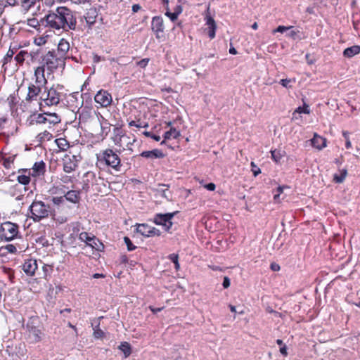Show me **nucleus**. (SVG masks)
<instances>
[{
  "label": "nucleus",
  "instance_id": "obj_1",
  "mask_svg": "<svg viewBox=\"0 0 360 360\" xmlns=\"http://www.w3.org/2000/svg\"><path fill=\"white\" fill-rule=\"evenodd\" d=\"M46 22V25L55 30H75L77 20L72 12L66 7H58L55 11H50L41 21Z\"/></svg>",
  "mask_w": 360,
  "mask_h": 360
},
{
  "label": "nucleus",
  "instance_id": "obj_2",
  "mask_svg": "<svg viewBox=\"0 0 360 360\" xmlns=\"http://www.w3.org/2000/svg\"><path fill=\"white\" fill-rule=\"evenodd\" d=\"M41 63L49 74L53 72L58 68L64 65V58L57 56L55 51H48L42 56Z\"/></svg>",
  "mask_w": 360,
  "mask_h": 360
},
{
  "label": "nucleus",
  "instance_id": "obj_3",
  "mask_svg": "<svg viewBox=\"0 0 360 360\" xmlns=\"http://www.w3.org/2000/svg\"><path fill=\"white\" fill-rule=\"evenodd\" d=\"M31 218L36 222L49 217L51 210L49 205L40 200H34L30 206Z\"/></svg>",
  "mask_w": 360,
  "mask_h": 360
},
{
  "label": "nucleus",
  "instance_id": "obj_4",
  "mask_svg": "<svg viewBox=\"0 0 360 360\" xmlns=\"http://www.w3.org/2000/svg\"><path fill=\"white\" fill-rule=\"evenodd\" d=\"M100 160H103L106 165L111 167L116 171H120L121 160L119 155L112 149H106L103 151Z\"/></svg>",
  "mask_w": 360,
  "mask_h": 360
},
{
  "label": "nucleus",
  "instance_id": "obj_5",
  "mask_svg": "<svg viewBox=\"0 0 360 360\" xmlns=\"http://www.w3.org/2000/svg\"><path fill=\"white\" fill-rule=\"evenodd\" d=\"M18 226L11 221L2 223L0 227V237L6 240H11L18 235Z\"/></svg>",
  "mask_w": 360,
  "mask_h": 360
},
{
  "label": "nucleus",
  "instance_id": "obj_6",
  "mask_svg": "<svg viewBox=\"0 0 360 360\" xmlns=\"http://www.w3.org/2000/svg\"><path fill=\"white\" fill-rule=\"evenodd\" d=\"M80 160L81 157L79 155H72L70 153L65 155L63 158V171L65 173H71L75 171Z\"/></svg>",
  "mask_w": 360,
  "mask_h": 360
},
{
  "label": "nucleus",
  "instance_id": "obj_7",
  "mask_svg": "<svg viewBox=\"0 0 360 360\" xmlns=\"http://www.w3.org/2000/svg\"><path fill=\"white\" fill-rule=\"evenodd\" d=\"M79 239L96 250L102 251L104 248L103 244L91 233L82 232Z\"/></svg>",
  "mask_w": 360,
  "mask_h": 360
},
{
  "label": "nucleus",
  "instance_id": "obj_8",
  "mask_svg": "<svg viewBox=\"0 0 360 360\" xmlns=\"http://www.w3.org/2000/svg\"><path fill=\"white\" fill-rule=\"evenodd\" d=\"M175 214L176 212L157 214L154 217L153 222L157 225L162 226L165 231H168L172 226V219Z\"/></svg>",
  "mask_w": 360,
  "mask_h": 360
},
{
  "label": "nucleus",
  "instance_id": "obj_9",
  "mask_svg": "<svg viewBox=\"0 0 360 360\" xmlns=\"http://www.w3.org/2000/svg\"><path fill=\"white\" fill-rule=\"evenodd\" d=\"M40 99L43 100L47 105H53L59 103L60 96L56 89L51 88L42 93L40 95Z\"/></svg>",
  "mask_w": 360,
  "mask_h": 360
},
{
  "label": "nucleus",
  "instance_id": "obj_10",
  "mask_svg": "<svg viewBox=\"0 0 360 360\" xmlns=\"http://www.w3.org/2000/svg\"><path fill=\"white\" fill-rule=\"evenodd\" d=\"M95 101L102 107H108L112 101L111 95L106 91L100 90L94 97Z\"/></svg>",
  "mask_w": 360,
  "mask_h": 360
},
{
  "label": "nucleus",
  "instance_id": "obj_11",
  "mask_svg": "<svg viewBox=\"0 0 360 360\" xmlns=\"http://www.w3.org/2000/svg\"><path fill=\"white\" fill-rule=\"evenodd\" d=\"M136 231L146 237H150L154 236H160V231L152 226L146 224H139L136 228Z\"/></svg>",
  "mask_w": 360,
  "mask_h": 360
},
{
  "label": "nucleus",
  "instance_id": "obj_12",
  "mask_svg": "<svg viewBox=\"0 0 360 360\" xmlns=\"http://www.w3.org/2000/svg\"><path fill=\"white\" fill-rule=\"evenodd\" d=\"M44 85H38L34 84H30L27 88V94L25 97L27 101H36L37 96L40 95Z\"/></svg>",
  "mask_w": 360,
  "mask_h": 360
},
{
  "label": "nucleus",
  "instance_id": "obj_13",
  "mask_svg": "<svg viewBox=\"0 0 360 360\" xmlns=\"http://www.w3.org/2000/svg\"><path fill=\"white\" fill-rule=\"evenodd\" d=\"M152 30L155 32L158 39L162 37L164 31L163 20L161 17L155 16L152 20L151 23Z\"/></svg>",
  "mask_w": 360,
  "mask_h": 360
},
{
  "label": "nucleus",
  "instance_id": "obj_14",
  "mask_svg": "<svg viewBox=\"0 0 360 360\" xmlns=\"http://www.w3.org/2000/svg\"><path fill=\"white\" fill-rule=\"evenodd\" d=\"M22 269L27 275H34L37 269V260L33 259L26 260L22 265Z\"/></svg>",
  "mask_w": 360,
  "mask_h": 360
},
{
  "label": "nucleus",
  "instance_id": "obj_15",
  "mask_svg": "<svg viewBox=\"0 0 360 360\" xmlns=\"http://www.w3.org/2000/svg\"><path fill=\"white\" fill-rule=\"evenodd\" d=\"M45 68L43 65L37 67L34 70L35 83L38 85L45 86L47 80L44 76Z\"/></svg>",
  "mask_w": 360,
  "mask_h": 360
},
{
  "label": "nucleus",
  "instance_id": "obj_16",
  "mask_svg": "<svg viewBox=\"0 0 360 360\" xmlns=\"http://www.w3.org/2000/svg\"><path fill=\"white\" fill-rule=\"evenodd\" d=\"M46 116L39 115L37 122L39 123L57 124L60 122V117L56 113L45 114Z\"/></svg>",
  "mask_w": 360,
  "mask_h": 360
},
{
  "label": "nucleus",
  "instance_id": "obj_17",
  "mask_svg": "<svg viewBox=\"0 0 360 360\" xmlns=\"http://www.w3.org/2000/svg\"><path fill=\"white\" fill-rule=\"evenodd\" d=\"M292 26H278L276 30L273 31V32H280V33H285L287 37H290L292 39H295V36L299 32V31H295L292 30Z\"/></svg>",
  "mask_w": 360,
  "mask_h": 360
},
{
  "label": "nucleus",
  "instance_id": "obj_18",
  "mask_svg": "<svg viewBox=\"0 0 360 360\" xmlns=\"http://www.w3.org/2000/svg\"><path fill=\"white\" fill-rule=\"evenodd\" d=\"M311 142L312 146L318 150H321L326 147V139L316 133L314 134V137L311 139Z\"/></svg>",
  "mask_w": 360,
  "mask_h": 360
},
{
  "label": "nucleus",
  "instance_id": "obj_19",
  "mask_svg": "<svg viewBox=\"0 0 360 360\" xmlns=\"http://www.w3.org/2000/svg\"><path fill=\"white\" fill-rule=\"evenodd\" d=\"M28 337L32 342H37L41 340L42 333L39 328L32 326L29 329Z\"/></svg>",
  "mask_w": 360,
  "mask_h": 360
},
{
  "label": "nucleus",
  "instance_id": "obj_20",
  "mask_svg": "<svg viewBox=\"0 0 360 360\" xmlns=\"http://www.w3.org/2000/svg\"><path fill=\"white\" fill-rule=\"evenodd\" d=\"M70 49V44L65 39H61L58 44V52L63 58Z\"/></svg>",
  "mask_w": 360,
  "mask_h": 360
},
{
  "label": "nucleus",
  "instance_id": "obj_21",
  "mask_svg": "<svg viewBox=\"0 0 360 360\" xmlns=\"http://www.w3.org/2000/svg\"><path fill=\"white\" fill-rule=\"evenodd\" d=\"M141 156L146 158H162L164 157L163 153L158 149H154L153 150L143 151L141 153Z\"/></svg>",
  "mask_w": 360,
  "mask_h": 360
},
{
  "label": "nucleus",
  "instance_id": "obj_22",
  "mask_svg": "<svg viewBox=\"0 0 360 360\" xmlns=\"http://www.w3.org/2000/svg\"><path fill=\"white\" fill-rule=\"evenodd\" d=\"M97 17L96 11L95 9H90L86 15L84 16V19L89 28L91 29L96 22V18Z\"/></svg>",
  "mask_w": 360,
  "mask_h": 360
},
{
  "label": "nucleus",
  "instance_id": "obj_23",
  "mask_svg": "<svg viewBox=\"0 0 360 360\" xmlns=\"http://www.w3.org/2000/svg\"><path fill=\"white\" fill-rule=\"evenodd\" d=\"M206 24L208 26V35L211 39L215 37L216 23L211 16H206Z\"/></svg>",
  "mask_w": 360,
  "mask_h": 360
},
{
  "label": "nucleus",
  "instance_id": "obj_24",
  "mask_svg": "<svg viewBox=\"0 0 360 360\" xmlns=\"http://www.w3.org/2000/svg\"><path fill=\"white\" fill-rule=\"evenodd\" d=\"M360 53V46L354 45L345 49L343 51V56L346 58H351Z\"/></svg>",
  "mask_w": 360,
  "mask_h": 360
},
{
  "label": "nucleus",
  "instance_id": "obj_25",
  "mask_svg": "<svg viewBox=\"0 0 360 360\" xmlns=\"http://www.w3.org/2000/svg\"><path fill=\"white\" fill-rule=\"evenodd\" d=\"M64 197L66 201H70L72 203H77L80 199L79 191L74 190L69 191Z\"/></svg>",
  "mask_w": 360,
  "mask_h": 360
},
{
  "label": "nucleus",
  "instance_id": "obj_26",
  "mask_svg": "<svg viewBox=\"0 0 360 360\" xmlns=\"http://www.w3.org/2000/svg\"><path fill=\"white\" fill-rule=\"evenodd\" d=\"M33 173L34 176H40L44 174L45 172V164L43 161L36 162L32 167Z\"/></svg>",
  "mask_w": 360,
  "mask_h": 360
},
{
  "label": "nucleus",
  "instance_id": "obj_27",
  "mask_svg": "<svg viewBox=\"0 0 360 360\" xmlns=\"http://www.w3.org/2000/svg\"><path fill=\"white\" fill-rule=\"evenodd\" d=\"M180 136V132L175 128H171L169 131H166L164 134L165 140L161 142V145L165 143V140L171 139H176Z\"/></svg>",
  "mask_w": 360,
  "mask_h": 360
},
{
  "label": "nucleus",
  "instance_id": "obj_28",
  "mask_svg": "<svg viewBox=\"0 0 360 360\" xmlns=\"http://www.w3.org/2000/svg\"><path fill=\"white\" fill-rule=\"evenodd\" d=\"M31 53H28L27 51L21 50L18 53H16L15 56V60L20 65H22L25 59L29 57Z\"/></svg>",
  "mask_w": 360,
  "mask_h": 360
},
{
  "label": "nucleus",
  "instance_id": "obj_29",
  "mask_svg": "<svg viewBox=\"0 0 360 360\" xmlns=\"http://www.w3.org/2000/svg\"><path fill=\"white\" fill-rule=\"evenodd\" d=\"M285 155L284 150H271V159H273L276 163H280L282 158Z\"/></svg>",
  "mask_w": 360,
  "mask_h": 360
},
{
  "label": "nucleus",
  "instance_id": "obj_30",
  "mask_svg": "<svg viewBox=\"0 0 360 360\" xmlns=\"http://www.w3.org/2000/svg\"><path fill=\"white\" fill-rule=\"evenodd\" d=\"M51 200L58 208H63L66 205V200L64 196L53 197Z\"/></svg>",
  "mask_w": 360,
  "mask_h": 360
},
{
  "label": "nucleus",
  "instance_id": "obj_31",
  "mask_svg": "<svg viewBox=\"0 0 360 360\" xmlns=\"http://www.w3.org/2000/svg\"><path fill=\"white\" fill-rule=\"evenodd\" d=\"M119 349L124 353L125 357H128L131 354V347L127 342H122Z\"/></svg>",
  "mask_w": 360,
  "mask_h": 360
},
{
  "label": "nucleus",
  "instance_id": "obj_32",
  "mask_svg": "<svg viewBox=\"0 0 360 360\" xmlns=\"http://www.w3.org/2000/svg\"><path fill=\"white\" fill-rule=\"evenodd\" d=\"M347 174V172L346 169H342L340 171V174H335L334 175V181L336 183H342L345 179Z\"/></svg>",
  "mask_w": 360,
  "mask_h": 360
},
{
  "label": "nucleus",
  "instance_id": "obj_33",
  "mask_svg": "<svg viewBox=\"0 0 360 360\" xmlns=\"http://www.w3.org/2000/svg\"><path fill=\"white\" fill-rule=\"evenodd\" d=\"M56 143L61 150H66L69 147V143L65 139H57Z\"/></svg>",
  "mask_w": 360,
  "mask_h": 360
},
{
  "label": "nucleus",
  "instance_id": "obj_34",
  "mask_svg": "<svg viewBox=\"0 0 360 360\" xmlns=\"http://www.w3.org/2000/svg\"><path fill=\"white\" fill-rule=\"evenodd\" d=\"M39 0H22L21 4L22 6L25 11L29 10L32 6H33L37 1Z\"/></svg>",
  "mask_w": 360,
  "mask_h": 360
},
{
  "label": "nucleus",
  "instance_id": "obj_35",
  "mask_svg": "<svg viewBox=\"0 0 360 360\" xmlns=\"http://www.w3.org/2000/svg\"><path fill=\"white\" fill-rule=\"evenodd\" d=\"M18 181L22 185H27L30 181V177L29 175L21 174L18 176Z\"/></svg>",
  "mask_w": 360,
  "mask_h": 360
},
{
  "label": "nucleus",
  "instance_id": "obj_36",
  "mask_svg": "<svg viewBox=\"0 0 360 360\" xmlns=\"http://www.w3.org/2000/svg\"><path fill=\"white\" fill-rule=\"evenodd\" d=\"M12 61V58L5 56L1 60L2 65L1 68L4 70V72H6L8 70V64Z\"/></svg>",
  "mask_w": 360,
  "mask_h": 360
},
{
  "label": "nucleus",
  "instance_id": "obj_37",
  "mask_svg": "<svg viewBox=\"0 0 360 360\" xmlns=\"http://www.w3.org/2000/svg\"><path fill=\"white\" fill-rule=\"evenodd\" d=\"M342 136L345 139V147L347 148H350L352 147V143L349 139V132L347 131H343Z\"/></svg>",
  "mask_w": 360,
  "mask_h": 360
},
{
  "label": "nucleus",
  "instance_id": "obj_38",
  "mask_svg": "<svg viewBox=\"0 0 360 360\" xmlns=\"http://www.w3.org/2000/svg\"><path fill=\"white\" fill-rule=\"evenodd\" d=\"M295 112L309 114L310 110L309 105L304 104L302 107L297 108V110H295Z\"/></svg>",
  "mask_w": 360,
  "mask_h": 360
},
{
  "label": "nucleus",
  "instance_id": "obj_39",
  "mask_svg": "<svg viewBox=\"0 0 360 360\" xmlns=\"http://www.w3.org/2000/svg\"><path fill=\"white\" fill-rule=\"evenodd\" d=\"M18 50V48H17L16 46H14V47L10 46L8 51H7V53L5 56L13 59V56L15 53H17Z\"/></svg>",
  "mask_w": 360,
  "mask_h": 360
},
{
  "label": "nucleus",
  "instance_id": "obj_40",
  "mask_svg": "<svg viewBox=\"0 0 360 360\" xmlns=\"http://www.w3.org/2000/svg\"><path fill=\"white\" fill-rule=\"evenodd\" d=\"M46 42V39L44 37H39L34 39V43L37 46H42Z\"/></svg>",
  "mask_w": 360,
  "mask_h": 360
},
{
  "label": "nucleus",
  "instance_id": "obj_41",
  "mask_svg": "<svg viewBox=\"0 0 360 360\" xmlns=\"http://www.w3.org/2000/svg\"><path fill=\"white\" fill-rule=\"evenodd\" d=\"M124 240L127 246L128 250L131 251L136 248V246L132 244L131 240L128 237H124Z\"/></svg>",
  "mask_w": 360,
  "mask_h": 360
},
{
  "label": "nucleus",
  "instance_id": "obj_42",
  "mask_svg": "<svg viewBox=\"0 0 360 360\" xmlns=\"http://www.w3.org/2000/svg\"><path fill=\"white\" fill-rule=\"evenodd\" d=\"M13 158H11V157H9L8 158L4 159V160H3V165L6 168L8 169V168L11 167V165L13 164Z\"/></svg>",
  "mask_w": 360,
  "mask_h": 360
},
{
  "label": "nucleus",
  "instance_id": "obj_43",
  "mask_svg": "<svg viewBox=\"0 0 360 360\" xmlns=\"http://www.w3.org/2000/svg\"><path fill=\"white\" fill-rule=\"evenodd\" d=\"M283 188H284V187H282V186H278L277 188L278 193L277 194H274V200L275 202H280V195H281V193H283Z\"/></svg>",
  "mask_w": 360,
  "mask_h": 360
},
{
  "label": "nucleus",
  "instance_id": "obj_44",
  "mask_svg": "<svg viewBox=\"0 0 360 360\" xmlns=\"http://www.w3.org/2000/svg\"><path fill=\"white\" fill-rule=\"evenodd\" d=\"M18 4L17 0H4L3 5L4 7L6 6H15Z\"/></svg>",
  "mask_w": 360,
  "mask_h": 360
},
{
  "label": "nucleus",
  "instance_id": "obj_45",
  "mask_svg": "<svg viewBox=\"0 0 360 360\" xmlns=\"http://www.w3.org/2000/svg\"><path fill=\"white\" fill-rule=\"evenodd\" d=\"M104 335V333L102 330H101L100 328H96L94 329V337L95 338H103Z\"/></svg>",
  "mask_w": 360,
  "mask_h": 360
},
{
  "label": "nucleus",
  "instance_id": "obj_46",
  "mask_svg": "<svg viewBox=\"0 0 360 360\" xmlns=\"http://www.w3.org/2000/svg\"><path fill=\"white\" fill-rule=\"evenodd\" d=\"M27 25L32 27H37L39 26V23L38 20L35 18L28 19L27 20Z\"/></svg>",
  "mask_w": 360,
  "mask_h": 360
},
{
  "label": "nucleus",
  "instance_id": "obj_47",
  "mask_svg": "<svg viewBox=\"0 0 360 360\" xmlns=\"http://www.w3.org/2000/svg\"><path fill=\"white\" fill-rule=\"evenodd\" d=\"M251 166H252V171L253 172V174L255 176H256L257 175H258L261 171H260V169L258 168L253 162H251Z\"/></svg>",
  "mask_w": 360,
  "mask_h": 360
},
{
  "label": "nucleus",
  "instance_id": "obj_48",
  "mask_svg": "<svg viewBox=\"0 0 360 360\" xmlns=\"http://www.w3.org/2000/svg\"><path fill=\"white\" fill-rule=\"evenodd\" d=\"M166 15L168 16L172 21H175L177 19L178 15L174 12L171 13L170 11H166Z\"/></svg>",
  "mask_w": 360,
  "mask_h": 360
},
{
  "label": "nucleus",
  "instance_id": "obj_49",
  "mask_svg": "<svg viewBox=\"0 0 360 360\" xmlns=\"http://www.w3.org/2000/svg\"><path fill=\"white\" fill-rule=\"evenodd\" d=\"M204 188L207 189L208 191H214L216 186L214 183H210L207 184L203 185Z\"/></svg>",
  "mask_w": 360,
  "mask_h": 360
},
{
  "label": "nucleus",
  "instance_id": "obj_50",
  "mask_svg": "<svg viewBox=\"0 0 360 360\" xmlns=\"http://www.w3.org/2000/svg\"><path fill=\"white\" fill-rule=\"evenodd\" d=\"M89 117V112L88 110H83L79 115V120H86Z\"/></svg>",
  "mask_w": 360,
  "mask_h": 360
},
{
  "label": "nucleus",
  "instance_id": "obj_51",
  "mask_svg": "<svg viewBox=\"0 0 360 360\" xmlns=\"http://www.w3.org/2000/svg\"><path fill=\"white\" fill-rule=\"evenodd\" d=\"M230 284H231L230 279L227 276H225L224 278V281H223V284H222L223 287L224 288H228L230 286Z\"/></svg>",
  "mask_w": 360,
  "mask_h": 360
},
{
  "label": "nucleus",
  "instance_id": "obj_52",
  "mask_svg": "<svg viewBox=\"0 0 360 360\" xmlns=\"http://www.w3.org/2000/svg\"><path fill=\"white\" fill-rule=\"evenodd\" d=\"M148 58H145V59H143L140 61L138 62V65L141 67V68H145L148 63Z\"/></svg>",
  "mask_w": 360,
  "mask_h": 360
},
{
  "label": "nucleus",
  "instance_id": "obj_53",
  "mask_svg": "<svg viewBox=\"0 0 360 360\" xmlns=\"http://www.w3.org/2000/svg\"><path fill=\"white\" fill-rule=\"evenodd\" d=\"M6 249L11 253H14L16 252V248L13 245H6Z\"/></svg>",
  "mask_w": 360,
  "mask_h": 360
},
{
  "label": "nucleus",
  "instance_id": "obj_54",
  "mask_svg": "<svg viewBox=\"0 0 360 360\" xmlns=\"http://www.w3.org/2000/svg\"><path fill=\"white\" fill-rule=\"evenodd\" d=\"M279 351L282 355H283L285 356H287L288 352H287V347H286L285 345L281 346L279 348Z\"/></svg>",
  "mask_w": 360,
  "mask_h": 360
},
{
  "label": "nucleus",
  "instance_id": "obj_55",
  "mask_svg": "<svg viewBox=\"0 0 360 360\" xmlns=\"http://www.w3.org/2000/svg\"><path fill=\"white\" fill-rule=\"evenodd\" d=\"M169 259L174 263L175 264L177 261H178V259H179V257H178V255H176V254H171L169 255Z\"/></svg>",
  "mask_w": 360,
  "mask_h": 360
},
{
  "label": "nucleus",
  "instance_id": "obj_56",
  "mask_svg": "<svg viewBox=\"0 0 360 360\" xmlns=\"http://www.w3.org/2000/svg\"><path fill=\"white\" fill-rule=\"evenodd\" d=\"M290 82V80L287 79H281V81H280V84L285 87H288Z\"/></svg>",
  "mask_w": 360,
  "mask_h": 360
},
{
  "label": "nucleus",
  "instance_id": "obj_57",
  "mask_svg": "<svg viewBox=\"0 0 360 360\" xmlns=\"http://www.w3.org/2000/svg\"><path fill=\"white\" fill-rule=\"evenodd\" d=\"M161 192V195L167 199H169V195H167V193H168V189L167 188H164V189H162L161 191H160Z\"/></svg>",
  "mask_w": 360,
  "mask_h": 360
},
{
  "label": "nucleus",
  "instance_id": "obj_58",
  "mask_svg": "<svg viewBox=\"0 0 360 360\" xmlns=\"http://www.w3.org/2000/svg\"><path fill=\"white\" fill-rule=\"evenodd\" d=\"M280 270V266L276 263H271V271H278Z\"/></svg>",
  "mask_w": 360,
  "mask_h": 360
},
{
  "label": "nucleus",
  "instance_id": "obj_59",
  "mask_svg": "<svg viewBox=\"0 0 360 360\" xmlns=\"http://www.w3.org/2000/svg\"><path fill=\"white\" fill-rule=\"evenodd\" d=\"M60 180L62 181L63 183L67 184L70 182L71 179L70 177L68 176H63L61 177Z\"/></svg>",
  "mask_w": 360,
  "mask_h": 360
},
{
  "label": "nucleus",
  "instance_id": "obj_60",
  "mask_svg": "<svg viewBox=\"0 0 360 360\" xmlns=\"http://www.w3.org/2000/svg\"><path fill=\"white\" fill-rule=\"evenodd\" d=\"M175 13H176L177 15H179L182 12V7L181 6H176L174 8Z\"/></svg>",
  "mask_w": 360,
  "mask_h": 360
},
{
  "label": "nucleus",
  "instance_id": "obj_61",
  "mask_svg": "<svg viewBox=\"0 0 360 360\" xmlns=\"http://www.w3.org/2000/svg\"><path fill=\"white\" fill-rule=\"evenodd\" d=\"M141 9V6L139 4H134L132 6V11L134 13L138 12Z\"/></svg>",
  "mask_w": 360,
  "mask_h": 360
},
{
  "label": "nucleus",
  "instance_id": "obj_62",
  "mask_svg": "<svg viewBox=\"0 0 360 360\" xmlns=\"http://www.w3.org/2000/svg\"><path fill=\"white\" fill-rule=\"evenodd\" d=\"M229 53H230L231 54L235 55V54H236V53H237V51H236V49H235V48L231 47V48H230V49H229Z\"/></svg>",
  "mask_w": 360,
  "mask_h": 360
},
{
  "label": "nucleus",
  "instance_id": "obj_63",
  "mask_svg": "<svg viewBox=\"0 0 360 360\" xmlns=\"http://www.w3.org/2000/svg\"><path fill=\"white\" fill-rule=\"evenodd\" d=\"M129 125L134 126L138 128L141 127L140 124H136L135 121H131V122H129Z\"/></svg>",
  "mask_w": 360,
  "mask_h": 360
},
{
  "label": "nucleus",
  "instance_id": "obj_64",
  "mask_svg": "<svg viewBox=\"0 0 360 360\" xmlns=\"http://www.w3.org/2000/svg\"><path fill=\"white\" fill-rule=\"evenodd\" d=\"M151 138L156 141H159L160 140V136L154 134L151 136Z\"/></svg>",
  "mask_w": 360,
  "mask_h": 360
}]
</instances>
